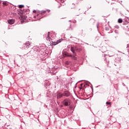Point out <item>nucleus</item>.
I'll list each match as a JSON object with an SVG mask.
<instances>
[{
    "instance_id": "1",
    "label": "nucleus",
    "mask_w": 129,
    "mask_h": 129,
    "mask_svg": "<svg viewBox=\"0 0 129 129\" xmlns=\"http://www.w3.org/2000/svg\"><path fill=\"white\" fill-rule=\"evenodd\" d=\"M63 103L65 106H69L71 103V100L70 99H65L63 101Z\"/></svg>"
},
{
    "instance_id": "2",
    "label": "nucleus",
    "mask_w": 129,
    "mask_h": 129,
    "mask_svg": "<svg viewBox=\"0 0 129 129\" xmlns=\"http://www.w3.org/2000/svg\"><path fill=\"white\" fill-rule=\"evenodd\" d=\"M61 39H59L58 40L56 41V42H53L51 41L50 42V44L48 46H56L57 44H59V43H61Z\"/></svg>"
},
{
    "instance_id": "3",
    "label": "nucleus",
    "mask_w": 129,
    "mask_h": 129,
    "mask_svg": "<svg viewBox=\"0 0 129 129\" xmlns=\"http://www.w3.org/2000/svg\"><path fill=\"white\" fill-rule=\"evenodd\" d=\"M47 12L48 13H50V10H46V11H42L39 12V15H41V16H43V15H45V14H46V13H47Z\"/></svg>"
},
{
    "instance_id": "4",
    "label": "nucleus",
    "mask_w": 129,
    "mask_h": 129,
    "mask_svg": "<svg viewBox=\"0 0 129 129\" xmlns=\"http://www.w3.org/2000/svg\"><path fill=\"white\" fill-rule=\"evenodd\" d=\"M63 96H66L67 97L68 96H70V92L68 91H66L63 93H62Z\"/></svg>"
},
{
    "instance_id": "5",
    "label": "nucleus",
    "mask_w": 129,
    "mask_h": 129,
    "mask_svg": "<svg viewBox=\"0 0 129 129\" xmlns=\"http://www.w3.org/2000/svg\"><path fill=\"white\" fill-rule=\"evenodd\" d=\"M8 23L10 24V25H13V24L15 23V20L14 19H10L8 20Z\"/></svg>"
},
{
    "instance_id": "6",
    "label": "nucleus",
    "mask_w": 129,
    "mask_h": 129,
    "mask_svg": "<svg viewBox=\"0 0 129 129\" xmlns=\"http://www.w3.org/2000/svg\"><path fill=\"white\" fill-rule=\"evenodd\" d=\"M62 96H64L63 94L61 93H59L57 94V98L59 99L60 98H61V97H62Z\"/></svg>"
},
{
    "instance_id": "7",
    "label": "nucleus",
    "mask_w": 129,
    "mask_h": 129,
    "mask_svg": "<svg viewBox=\"0 0 129 129\" xmlns=\"http://www.w3.org/2000/svg\"><path fill=\"white\" fill-rule=\"evenodd\" d=\"M71 51L76 56V53H75V48H74V47H71Z\"/></svg>"
},
{
    "instance_id": "8",
    "label": "nucleus",
    "mask_w": 129,
    "mask_h": 129,
    "mask_svg": "<svg viewBox=\"0 0 129 129\" xmlns=\"http://www.w3.org/2000/svg\"><path fill=\"white\" fill-rule=\"evenodd\" d=\"M21 18L22 20H26V19H27V16H24V15H23V13H22V15H21Z\"/></svg>"
},
{
    "instance_id": "9",
    "label": "nucleus",
    "mask_w": 129,
    "mask_h": 129,
    "mask_svg": "<svg viewBox=\"0 0 129 129\" xmlns=\"http://www.w3.org/2000/svg\"><path fill=\"white\" fill-rule=\"evenodd\" d=\"M46 40L47 41H49V42H51L52 41V39L49 35H47V37H46Z\"/></svg>"
},
{
    "instance_id": "10",
    "label": "nucleus",
    "mask_w": 129,
    "mask_h": 129,
    "mask_svg": "<svg viewBox=\"0 0 129 129\" xmlns=\"http://www.w3.org/2000/svg\"><path fill=\"white\" fill-rule=\"evenodd\" d=\"M31 44H32L31 42H30L29 41H27L26 42L25 45L27 47H29L30 46V45H31Z\"/></svg>"
},
{
    "instance_id": "11",
    "label": "nucleus",
    "mask_w": 129,
    "mask_h": 129,
    "mask_svg": "<svg viewBox=\"0 0 129 129\" xmlns=\"http://www.w3.org/2000/svg\"><path fill=\"white\" fill-rule=\"evenodd\" d=\"M75 51H77L78 52H80V51H82V49L79 47H75Z\"/></svg>"
},
{
    "instance_id": "12",
    "label": "nucleus",
    "mask_w": 129,
    "mask_h": 129,
    "mask_svg": "<svg viewBox=\"0 0 129 129\" xmlns=\"http://www.w3.org/2000/svg\"><path fill=\"white\" fill-rule=\"evenodd\" d=\"M75 56V54H74V55H73V56H72V59H73L74 60H77V57H76Z\"/></svg>"
},
{
    "instance_id": "13",
    "label": "nucleus",
    "mask_w": 129,
    "mask_h": 129,
    "mask_svg": "<svg viewBox=\"0 0 129 129\" xmlns=\"http://www.w3.org/2000/svg\"><path fill=\"white\" fill-rule=\"evenodd\" d=\"M118 23H119V24H121V23H122V19H119L118 20Z\"/></svg>"
},
{
    "instance_id": "14",
    "label": "nucleus",
    "mask_w": 129,
    "mask_h": 129,
    "mask_svg": "<svg viewBox=\"0 0 129 129\" xmlns=\"http://www.w3.org/2000/svg\"><path fill=\"white\" fill-rule=\"evenodd\" d=\"M69 64H70V61H66V62H65L66 65H69Z\"/></svg>"
},
{
    "instance_id": "15",
    "label": "nucleus",
    "mask_w": 129,
    "mask_h": 129,
    "mask_svg": "<svg viewBox=\"0 0 129 129\" xmlns=\"http://www.w3.org/2000/svg\"><path fill=\"white\" fill-rule=\"evenodd\" d=\"M24 5H19V8H20V9H22V8H24Z\"/></svg>"
},
{
    "instance_id": "16",
    "label": "nucleus",
    "mask_w": 129,
    "mask_h": 129,
    "mask_svg": "<svg viewBox=\"0 0 129 129\" xmlns=\"http://www.w3.org/2000/svg\"><path fill=\"white\" fill-rule=\"evenodd\" d=\"M68 57H73V55L70 54H68L67 55Z\"/></svg>"
},
{
    "instance_id": "17",
    "label": "nucleus",
    "mask_w": 129,
    "mask_h": 129,
    "mask_svg": "<svg viewBox=\"0 0 129 129\" xmlns=\"http://www.w3.org/2000/svg\"><path fill=\"white\" fill-rule=\"evenodd\" d=\"M106 104H109V105H110L111 104V102H106Z\"/></svg>"
},
{
    "instance_id": "18",
    "label": "nucleus",
    "mask_w": 129,
    "mask_h": 129,
    "mask_svg": "<svg viewBox=\"0 0 129 129\" xmlns=\"http://www.w3.org/2000/svg\"><path fill=\"white\" fill-rule=\"evenodd\" d=\"M3 4L5 5V6H7V3H6V2H3Z\"/></svg>"
},
{
    "instance_id": "19",
    "label": "nucleus",
    "mask_w": 129,
    "mask_h": 129,
    "mask_svg": "<svg viewBox=\"0 0 129 129\" xmlns=\"http://www.w3.org/2000/svg\"><path fill=\"white\" fill-rule=\"evenodd\" d=\"M33 13H37V11H36V10H34V11H33Z\"/></svg>"
},
{
    "instance_id": "20",
    "label": "nucleus",
    "mask_w": 129,
    "mask_h": 129,
    "mask_svg": "<svg viewBox=\"0 0 129 129\" xmlns=\"http://www.w3.org/2000/svg\"><path fill=\"white\" fill-rule=\"evenodd\" d=\"M47 36H50V32H48V35H47Z\"/></svg>"
},
{
    "instance_id": "21",
    "label": "nucleus",
    "mask_w": 129,
    "mask_h": 129,
    "mask_svg": "<svg viewBox=\"0 0 129 129\" xmlns=\"http://www.w3.org/2000/svg\"><path fill=\"white\" fill-rule=\"evenodd\" d=\"M60 2H61V3H64V1L63 0H60Z\"/></svg>"
},
{
    "instance_id": "22",
    "label": "nucleus",
    "mask_w": 129,
    "mask_h": 129,
    "mask_svg": "<svg viewBox=\"0 0 129 129\" xmlns=\"http://www.w3.org/2000/svg\"><path fill=\"white\" fill-rule=\"evenodd\" d=\"M39 16V14H37V16L38 17Z\"/></svg>"
},
{
    "instance_id": "23",
    "label": "nucleus",
    "mask_w": 129,
    "mask_h": 129,
    "mask_svg": "<svg viewBox=\"0 0 129 129\" xmlns=\"http://www.w3.org/2000/svg\"><path fill=\"white\" fill-rule=\"evenodd\" d=\"M34 18H36V16H34Z\"/></svg>"
},
{
    "instance_id": "24",
    "label": "nucleus",
    "mask_w": 129,
    "mask_h": 129,
    "mask_svg": "<svg viewBox=\"0 0 129 129\" xmlns=\"http://www.w3.org/2000/svg\"><path fill=\"white\" fill-rule=\"evenodd\" d=\"M60 7H61V6L58 7V8H60Z\"/></svg>"
}]
</instances>
